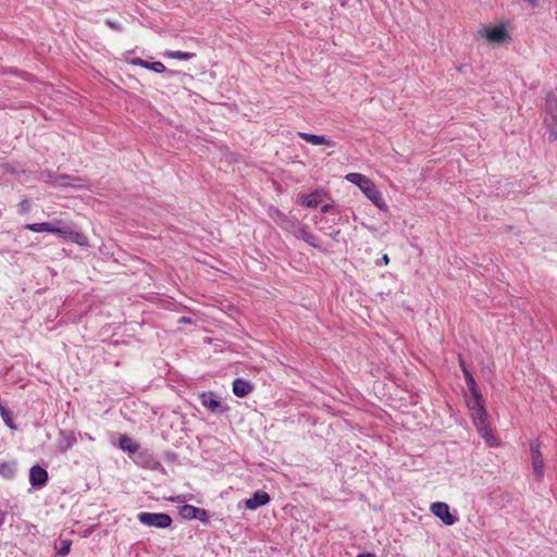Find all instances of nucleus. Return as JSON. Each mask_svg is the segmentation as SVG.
Wrapping results in <instances>:
<instances>
[{
    "mask_svg": "<svg viewBox=\"0 0 557 557\" xmlns=\"http://www.w3.org/2000/svg\"><path fill=\"white\" fill-rule=\"evenodd\" d=\"M323 195V190H314L308 195L299 196L298 202L306 208H315L321 203Z\"/></svg>",
    "mask_w": 557,
    "mask_h": 557,
    "instance_id": "2eb2a0df",
    "label": "nucleus"
},
{
    "mask_svg": "<svg viewBox=\"0 0 557 557\" xmlns=\"http://www.w3.org/2000/svg\"><path fill=\"white\" fill-rule=\"evenodd\" d=\"M466 380V384L468 386V389L471 394V397L470 398H478V397H482V394L480 392V388L472 375V373H467V377H465Z\"/></svg>",
    "mask_w": 557,
    "mask_h": 557,
    "instance_id": "412c9836",
    "label": "nucleus"
},
{
    "mask_svg": "<svg viewBox=\"0 0 557 557\" xmlns=\"http://www.w3.org/2000/svg\"><path fill=\"white\" fill-rule=\"evenodd\" d=\"M544 123L552 139H557V90H549L545 99Z\"/></svg>",
    "mask_w": 557,
    "mask_h": 557,
    "instance_id": "20e7f679",
    "label": "nucleus"
},
{
    "mask_svg": "<svg viewBox=\"0 0 557 557\" xmlns=\"http://www.w3.org/2000/svg\"><path fill=\"white\" fill-rule=\"evenodd\" d=\"M467 407L476 431L488 442V438L492 437V432L487 423V412L484 407L483 397L467 399Z\"/></svg>",
    "mask_w": 557,
    "mask_h": 557,
    "instance_id": "7ed1b4c3",
    "label": "nucleus"
},
{
    "mask_svg": "<svg viewBox=\"0 0 557 557\" xmlns=\"http://www.w3.org/2000/svg\"><path fill=\"white\" fill-rule=\"evenodd\" d=\"M268 214L277 225H280L281 221H283L286 218L285 213H283L278 208L273 206H271L268 209Z\"/></svg>",
    "mask_w": 557,
    "mask_h": 557,
    "instance_id": "b1692460",
    "label": "nucleus"
},
{
    "mask_svg": "<svg viewBox=\"0 0 557 557\" xmlns=\"http://www.w3.org/2000/svg\"><path fill=\"white\" fill-rule=\"evenodd\" d=\"M4 424L11 429V430H16V425L13 421V417H12V412L11 410L8 408L7 410H2V412L0 413Z\"/></svg>",
    "mask_w": 557,
    "mask_h": 557,
    "instance_id": "393cba45",
    "label": "nucleus"
},
{
    "mask_svg": "<svg viewBox=\"0 0 557 557\" xmlns=\"http://www.w3.org/2000/svg\"><path fill=\"white\" fill-rule=\"evenodd\" d=\"M195 519L203 522V523H209L210 521V516H209V512L203 509V508H198V512L197 515L195 516Z\"/></svg>",
    "mask_w": 557,
    "mask_h": 557,
    "instance_id": "7c9ffc66",
    "label": "nucleus"
},
{
    "mask_svg": "<svg viewBox=\"0 0 557 557\" xmlns=\"http://www.w3.org/2000/svg\"><path fill=\"white\" fill-rule=\"evenodd\" d=\"M541 446L542 444L539 440H534L530 443L532 470L537 481L544 479V458Z\"/></svg>",
    "mask_w": 557,
    "mask_h": 557,
    "instance_id": "423d86ee",
    "label": "nucleus"
},
{
    "mask_svg": "<svg viewBox=\"0 0 557 557\" xmlns=\"http://www.w3.org/2000/svg\"><path fill=\"white\" fill-rule=\"evenodd\" d=\"M77 443L76 433L72 430H63L59 431V440L57 443V448L60 453H66L72 449L74 445Z\"/></svg>",
    "mask_w": 557,
    "mask_h": 557,
    "instance_id": "9d476101",
    "label": "nucleus"
},
{
    "mask_svg": "<svg viewBox=\"0 0 557 557\" xmlns=\"http://www.w3.org/2000/svg\"><path fill=\"white\" fill-rule=\"evenodd\" d=\"M356 557H375L373 554H359Z\"/></svg>",
    "mask_w": 557,
    "mask_h": 557,
    "instance_id": "58836bf2",
    "label": "nucleus"
},
{
    "mask_svg": "<svg viewBox=\"0 0 557 557\" xmlns=\"http://www.w3.org/2000/svg\"><path fill=\"white\" fill-rule=\"evenodd\" d=\"M48 472L45 468L39 465H35L29 470V483L36 488H42L48 482Z\"/></svg>",
    "mask_w": 557,
    "mask_h": 557,
    "instance_id": "9b49d317",
    "label": "nucleus"
},
{
    "mask_svg": "<svg viewBox=\"0 0 557 557\" xmlns=\"http://www.w3.org/2000/svg\"><path fill=\"white\" fill-rule=\"evenodd\" d=\"M253 391V384L243 377L233 381V393L237 397H246Z\"/></svg>",
    "mask_w": 557,
    "mask_h": 557,
    "instance_id": "4468645a",
    "label": "nucleus"
},
{
    "mask_svg": "<svg viewBox=\"0 0 557 557\" xmlns=\"http://www.w3.org/2000/svg\"><path fill=\"white\" fill-rule=\"evenodd\" d=\"M460 368L463 373V376L467 377V373H471L463 361L460 360Z\"/></svg>",
    "mask_w": 557,
    "mask_h": 557,
    "instance_id": "c9c22d12",
    "label": "nucleus"
},
{
    "mask_svg": "<svg viewBox=\"0 0 557 557\" xmlns=\"http://www.w3.org/2000/svg\"><path fill=\"white\" fill-rule=\"evenodd\" d=\"M29 201L27 199H24L22 200L20 203H18V208H20V212L21 213H27L29 211Z\"/></svg>",
    "mask_w": 557,
    "mask_h": 557,
    "instance_id": "2f4dec72",
    "label": "nucleus"
},
{
    "mask_svg": "<svg viewBox=\"0 0 557 557\" xmlns=\"http://www.w3.org/2000/svg\"><path fill=\"white\" fill-rule=\"evenodd\" d=\"M178 323H180V324H193V323H194V321H193V319H191V318H189V317H181V318L178 319Z\"/></svg>",
    "mask_w": 557,
    "mask_h": 557,
    "instance_id": "f704fd0d",
    "label": "nucleus"
},
{
    "mask_svg": "<svg viewBox=\"0 0 557 557\" xmlns=\"http://www.w3.org/2000/svg\"><path fill=\"white\" fill-rule=\"evenodd\" d=\"M300 224L301 223L298 222L296 219L286 215V218L283 221H281L278 226L281 228H283L284 231L292 233L294 235Z\"/></svg>",
    "mask_w": 557,
    "mask_h": 557,
    "instance_id": "aec40b11",
    "label": "nucleus"
},
{
    "mask_svg": "<svg viewBox=\"0 0 557 557\" xmlns=\"http://www.w3.org/2000/svg\"><path fill=\"white\" fill-rule=\"evenodd\" d=\"M140 523L147 527H154L159 529L169 528L172 524V518L163 512H139L137 516Z\"/></svg>",
    "mask_w": 557,
    "mask_h": 557,
    "instance_id": "39448f33",
    "label": "nucleus"
},
{
    "mask_svg": "<svg viewBox=\"0 0 557 557\" xmlns=\"http://www.w3.org/2000/svg\"><path fill=\"white\" fill-rule=\"evenodd\" d=\"M345 180L360 188L364 196L381 211H387L386 205L382 193L377 189L375 184L366 175L357 172L346 174Z\"/></svg>",
    "mask_w": 557,
    "mask_h": 557,
    "instance_id": "f03ea898",
    "label": "nucleus"
},
{
    "mask_svg": "<svg viewBox=\"0 0 557 557\" xmlns=\"http://www.w3.org/2000/svg\"><path fill=\"white\" fill-rule=\"evenodd\" d=\"M3 523V519H0V525Z\"/></svg>",
    "mask_w": 557,
    "mask_h": 557,
    "instance_id": "ea45409f",
    "label": "nucleus"
},
{
    "mask_svg": "<svg viewBox=\"0 0 557 557\" xmlns=\"http://www.w3.org/2000/svg\"><path fill=\"white\" fill-rule=\"evenodd\" d=\"M298 136L304 139L305 141L313 145V146H320V145H326L330 147H333L335 144L331 139H329L325 136L317 135V134H310V133H298Z\"/></svg>",
    "mask_w": 557,
    "mask_h": 557,
    "instance_id": "f3484780",
    "label": "nucleus"
},
{
    "mask_svg": "<svg viewBox=\"0 0 557 557\" xmlns=\"http://www.w3.org/2000/svg\"><path fill=\"white\" fill-rule=\"evenodd\" d=\"M71 187L75 189L87 188L88 184L84 177L72 175Z\"/></svg>",
    "mask_w": 557,
    "mask_h": 557,
    "instance_id": "c85d7f7f",
    "label": "nucleus"
},
{
    "mask_svg": "<svg viewBox=\"0 0 557 557\" xmlns=\"http://www.w3.org/2000/svg\"><path fill=\"white\" fill-rule=\"evenodd\" d=\"M201 404L205 408H207L211 412H226L228 410L227 405H223V403L216 398L215 394L212 392L202 393L201 395Z\"/></svg>",
    "mask_w": 557,
    "mask_h": 557,
    "instance_id": "1a4fd4ad",
    "label": "nucleus"
},
{
    "mask_svg": "<svg viewBox=\"0 0 557 557\" xmlns=\"http://www.w3.org/2000/svg\"><path fill=\"white\" fill-rule=\"evenodd\" d=\"M59 174L52 172V171H42L40 173V178L46 183H51L55 186V177H58Z\"/></svg>",
    "mask_w": 557,
    "mask_h": 557,
    "instance_id": "c756f323",
    "label": "nucleus"
},
{
    "mask_svg": "<svg viewBox=\"0 0 557 557\" xmlns=\"http://www.w3.org/2000/svg\"><path fill=\"white\" fill-rule=\"evenodd\" d=\"M295 237L306 242L308 245H310L311 247H314V248H319L320 245H319V239L318 237L311 233L309 230H308V226L305 225V224H300L299 227L297 228L296 233L294 234Z\"/></svg>",
    "mask_w": 557,
    "mask_h": 557,
    "instance_id": "dca6fc26",
    "label": "nucleus"
},
{
    "mask_svg": "<svg viewBox=\"0 0 557 557\" xmlns=\"http://www.w3.org/2000/svg\"><path fill=\"white\" fill-rule=\"evenodd\" d=\"M388 262H389L388 256L386 253L383 255V257H382V264L387 265Z\"/></svg>",
    "mask_w": 557,
    "mask_h": 557,
    "instance_id": "4c0bfd02",
    "label": "nucleus"
},
{
    "mask_svg": "<svg viewBox=\"0 0 557 557\" xmlns=\"http://www.w3.org/2000/svg\"><path fill=\"white\" fill-rule=\"evenodd\" d=\"M332 208H333V206H332V205L326 203V205H324V206H322V207H321V213L325 214V213L330 212V210H331Z\"/></svg>",
    "mask_w": 557,
    "mask_h": 557,
    "instance_id": "e433bc0d",
    "label": "nucleus"
},
{
    "mask_svg": "<svg viewBox=\"0 0 557 557\" xmlns=\"http://www.w3.org/2000/svg\"><path fill=\"white\" fill-rule=\"evenodd\" d=\"M134 462L145 469L160 470L161 462L148 449L139 450L135 454Z\"/></svg>",
    "mask_w": 557,
    "mask_h": 557,
    "instance_id": "0eeeda50",
    "label": "nucleus"
},
{
    "mask_svg": "<svg viewBox=\"0 0 557 557\" xmlns=\"http://www.w3.org/2000/svg\"><path fill=\"white\" fill-rule=\"evenodd\" d=\"M129 64L144 67L146 66V60H143L140 58H134L128 61Z\"/></svg>",
    "mask_w": 557,
    "mask_h": 557,
    "instance_id": "72a5a7b5",
    "label": "nucleus"
},
{
    "mask_svg": "<svg viewBox=\"0 0 557 557\" xmlns=\"http://www.w3.org/2000/svg\"><path fill=\"white\" fill-rule=\"evenodd\" d=\"M165 55H168L169 58H172V59L183 60V61H188V60H191L193 58H195V53L180 51V50L166 51Z\"/></svg>",
    "mask_w": 557,
    "mask_h": 557,
    "instance_id": "5701e85b",
    "label": "nucleus"
},
{
    "mask_svg": "<svg viewBox=\"0 0 557 557\" xmlns=\"http://www.w3.org/2000/svg\"><path fill=\"white\" fill-rule=\"evenodd\" d=\"M106 24L114 30H122V25L119 22L107 20Z\"/></svg>",
    "mask_w": 557,
    "mask_h": 557,
    "instance_id": "473e14b6",
    "label": "nucleus"
},
{
    "mask_svg": "<svg viewBox=\"0 0 557 557\" xmlns=\"http://www.w3.org/2000/svg\"><path fill=\"white\" fill-rule=\"evenodd\" d=\"M17 463L15 461H7L0 463V475L5 480H12L16 474Z\"/></svg>",
    "mask_w": 557,
    "mask_h": 557,
    "instance_id": "6ab92c4d",
    "label": "nucleus"
},
{
    "mask_svg": "<svg viewBox=\"0 0 557 557\" xmlns=\"http://www.w3.org/2000/svg\"><path fill=\"white\" fill-rule=\"evenodd\" d=\"M482 35L491 42H503L507 37V32L503 26L485 27Z\"/></svg>",
    "mask_w": 557,
    "mask_h": 557,
    "instance_id": "ddd939ff",
    "label": "nucleus"
},
{
    "mask_svg": "<svg viewBox=\"0 0 557 557\" xmlns=\"http://www.w3.org/2000/svg\"><path fill=\"white\" fill-rule=\"evenodd\" d=\"M144 69L153 71L156 73H164L166 71V67L160 61H156V62L146 61V66H144Z\"/></svg>",
    "mask_w": 557,
    "mask_h": 557,
    "instance_id": "a878e982",
    "label": "nucleus"
},
{
    "mask_svg": "<svg viewBox=\"0 0 557 557\" xmlns=\"http://www.w3.org/2000/svg\"><path fill=\"white\" fill-rule=\"evenodd\" d=\"M72 541L71 540H62L61 545L58 548L55 556H66L71 552Z\"/></svg>",
    "mask_w": 557,
    "mask_h": 557,
    "instance_id": "bb28decb",
    "label": "nucleus"
},
{
    "mask_svg": "<svg viewBox=\"0 0 557 557\" xmlns=\"http://www.w3.org/2000/svg\"><path fill=\"white\" fill-rule=\"evenodd\" d=\"M431 512L442 520L446 525H453L458 521V517L453 515L446 503L436 502L431 505Z\"/></svg>",
    "mask_w": 557,
    "mask_h": 557,
    "instance_id": "6e6552de",
    "label": "nucleus"
},
{
    "mask_svg": "<svg viewBox=\"0 0 557 557\" xmlns=\"http://www.w3.org/2000/svg\"><path fill=\"white\" fill-rule=\"evenodd\" d=\"M72 175L69 174H59L55 177V186L58 187H71Z\"/></svg>",
    "mask_w": 557,
    "mask_h": 557,
    "instance_id": "cd10ccee",
    "label": "nucleus"
},
{
    "mask_svg": "<svg viewBox=\"0 0 557 557\" xmlns=\"http://www.w3.org/2000/svg\"><path fill=\"white\" fill-rule=\"evenodd\" d=\"M24 228L36 233L57 234L81 246H84L87 243V239L82 232L74 230L71 225L63 223L61 220H54L52 222L30 223L26 224Z\"/></svg>",
    "mask_w": 557,
    "mask_h": 557,
    "instance_id": "f257e3e1",
    "label": "nucleus"
},
{
    "mask_svg": "<svg viewBox=\"0 0 557 557\" xmlns=\"http://www.w3.org/2000/svg\"><path fill=\"white\" fill-rule=\"evenodd\" d=\"M119 447L128 454H136L139 449V445L126 434L120 436Z\"/></svg>",
    "mask_w": 557,
    "mask_h": 557,
    "instance_id": "a211bd4d",
    "label": "nucleus"
},
{
    "mask_svg": "<svg viewBox=\"0 0 557 557\" xmlns=\"http://www.w3.org/2000/svg\"><path fill=\"white\" fill-rule=\"evenodd\" d=\"M270 495L264 491H257L250 498L246 499V508L255 510L261 506L269 504Z\"/></svg>",
    "mask_w": 557,
    "mask_h": 557,
    "instance_id": "f8f14e48",
    "label": "nucleus"
},
{
    "mask_svg": "<svg viewBox=\"0 0 557 557\" xmlns=\"http://www.w3.org/2000/svg\"><path fill=\"white\" fill-rule=\"evenodd\" d=\"M197 512H198V507L193 506V505H183V506L180 508V515H181L184 519H187V520H193V519H195V516L197 515Z\"/></svg>",
    "mask_w": 557,
    "mask_h": 557,
    "instance_id": "4be33fe9",
    "label": "nucleus"
}]
</instances>
